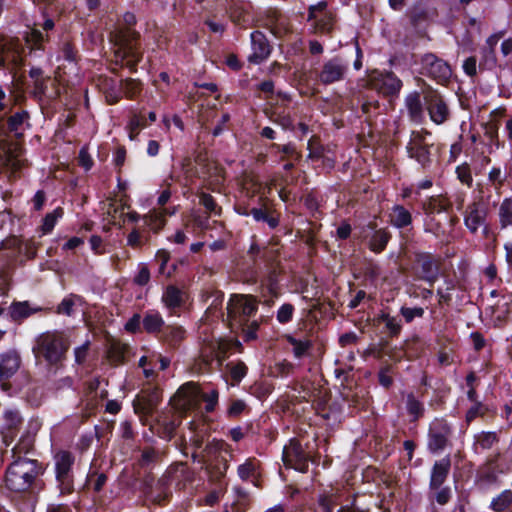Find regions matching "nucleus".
<instances>
[{"label": "nucleus", "mask_w": 512, "mask_h": 512, "mask_svg": "<svg viewBox=\"0 0 512 512\" xmlns=\"http://www.w3.org/2000/svg\"><path fill=\"white\" fill-rule=\"evenodd\" d=\"M44 472L45 467L38 460L18 456L6 469L5 483L12 491L25 492Z\"/></svg>", "instance_id": "obj_1"}, {"label": "nucleus", "mask_w": 512, "mask_h": 512, "mask_svg": "<svg viewBox=\"0 0 512 512\" xmlns=\"http://www.w3.org/2000/svg\"><path fill=\"white\" fill-rule=\"evenodd\" d=\"M126 28H118L111 34V41L114 43L116 61L124 62L129 68H134L141 60L142 54L137 46L138 34L131 29L136 23L133 13L127 12L123 15Z\"/></svg>", "instance_id": "obj_2"}, {"label": "nucleus", "mask_w": 512, "mask_h": 512, "mask_svg": "<svg viewBox=\"0 0 512 512\" xmlns=\"http://www.w3.org/2000/svg\"><path fill=\"white\" fill-rule=\"evenodd\" d=\"M70 343L66 335L59 331L40 334L33 346L36 358H42L50 367H58L65 358Z\"/></svg>", "instance_id": "obj_3"}, {"label": "nucleus", "mask_w": 512, "mask_h": 512, "mask_svg": "<svg viewBox=\"0 0 512 512\" xmlns=\"http://www.w3.org/2000/svg\"><path fill=\"white\" fill-rule=\"evenodd\" d=\"M257 303L251 296L234 295L227 304L228 322L233 330L242 329L247 326L246 337L248 339L255 337V331L258 327L256 321H250V317L256 312Z\"/></svg>", "instance_id": "obj_4"}, {"label": "nucleus", "mask_w": 512, "mask_h": 512, "mask_svg": "<svg viewBox=\"0 0 512 512\" xmlns=\"http://www.w3.org/2000/svg\"><path fill=\"white\" fill-rule=\"evenodd\" d=\"M218 396V391L215 389L208 393H203L195 384L187 383L180 387L172 399V404L175 409L185 411L198 408L200 402L204 401L206 403V412H211L218 402Z\"/></svg>", "instance_id": "obj_5"}, {"label": "nucleus", "mask_w": 512, "mask_h": 512, "mask_svg": "<svg viewBox=\"0 0 512 512\" xmlns=\"http://www.w3.org/2000/svg\"><path fill=\"white\" fill-rule=\"evenodd\" d=\"M55 479L60 495H69L74 490V477L72 468L74 455L66 450H59L53 456Z\"/></svg>", "instance_id": "obj_6"}, {"label": "nucleus", "mask_w": 512, "mask_h": 512, "mask_svg": "<svg viewBox=\"0 0 512 512\" xmlns=\"http://www.w3.org/2000/svg\"><path fill=\"white\" fill-rule=\"evenodd\" d=\"M25 49L19 39L0 40V67L14 69L21 65Z\"/></svg>", "instance_id": "obj_7"}, {"label": "nucleus", "mask_w": 512, "mask_h": 512, "mask_svg": "<svg viewBox=\"0 0 512 512\" xmlns=\"http://www.w3.org/2000/svg\"><path fill=\"white\" fill-rule=\"evenodd\" d=\"M282 460L286 467L293 468L302 473L308 470V456L296 439H290L284 446Z\"/></svg>", "instance_id": "obj_8"}, {"label": "nucleus", "mask_w": 512, "mask_h": 512, "mask_svg": "<svg viewBox=\"0 0 512 512\" xmlns=\"http://www.w3.org/2000/svg\"><path fill=\"white\" fill-rule=\"evenodd\" d=\"M451 426L443 418H435L429 426L428 448L437 453L445 448L451 434Z\"/></svg>", "instance_id": "obj_9"}, {"label": "nucleus", "mask_w": 512, "mask_h": 512, "mask_svg": "<svg viewBox=\"0 0 512 512\" xmlns=\"http://www.w3.org/2000/svg\"><path fill=\"white\" fill-rule=\"evenodd\" d=\"M428 136H430L428 131H413L407 145L409 157L415 159L422 166L427 165L430 161V145L426 141Z\"/></svg>", "instance_id": "obj_10"}, {"label": "nucleus", "mask_w": 512, "mask_h": 512, "mask_svg": "<svg viewBox=\"0 0 512 512\" xmlns=\"http://www.w3.org/2000/svg\"><path fill=\"white\" fill-rule=\"evenodd\" d=\"M422 74L435 79L438 83H445L452 75L450 66L434 54H426L421 60Z\"/></svg>", "instance_id": "obj_11"}, {"label": "nucleus", "mask_w": 512, "mask_h": 512, "mask_svg": "<svg viewBox=\"0 0 512 512\" xmlns=\"http://www.w3.org/2000/svg\"><path fill=\"white\" fill-rule=\"evenodd\" d=\"M23 251L22 241L17 237H11L0 243V260L10 262ZM9 278L7 273H0V297L4 296L8 290Z\"/></svg>", "instance_id": "obj_12"}, {"label": "nucleus", "mask_w": 512, "mask_h": 512, "mask_svg": "<svg viewBox=\"0 0 512 512\" xmlns=\"http://www.w3.org/2000/svg\"><path fill=\"white\" fill-rule=\"evenodd\" d=\"M425 99L426 108L431 121L437 125L445 123L450 116V111L445 99L435 92L429 93Z\"/></svg>", "instance_id": "obj_13"}, {"label": "nucleus", "mask_w": 512, "mask_h": 512, "mask_svg": "<svg viewBox=\"0 0 512 512\" xmlns=\"http://www.w3.org/2000/svg\"><path fill=\"white\" fill-rule=\"evenodd\" d=\"M371 85L383 95H396L402 88V81L392 72L377 73L371 77Z\"/></svg>", "instance_id": "obj_14"}, {"label": "nucleus", "mask_w": 512, "mask_h": 512, "mask_svg": "<svg viewBox=\"0 0 512 512\" xmlns=\"http://www.w3.org/2000/svg\"><path fill=\"white\" fill-rule=\"evenodd\" d=\"M348 69V65L340 58H333L327 61L319 73V80L322 84L328 85L341 81Z\"/></svg>", "instance_id": "obj_15"}, {"label": "nucleus", "mask_w": 512, "mask_h": 512, "mask_svg": "<svg viewBox=\"0 0 512 512\" xmlns=\"http://www.w3.org/2000/svg\"><path fill=\"white\" fill-rule=\"evenodd\" d=\"M251 38V54L248 61L253 64H260L265 61L270 53L271 47L266 36L260 31H254L250 35Z\"/></svg>", "instance_id": "obj_16"}, {"label": "nucleus", "mask_w": 512, "mask_h": 512, "mask_svg": "<svg viewBox=\"0 0 512 512\" xmlns=\"http://www.w3.org/2000/svg\"><path fill=\"white\" fill-rule=\"evenodd\" d=\"M21 357L16 350H8L0 354V385L10 379L20 368Z\"/></svg>", "instance_id": "obj_17"}, {"label": "nucleus", "mask_w": 512, "mask_h": 512, "mask_svg": "<svg viewBox=\"0 0 512 512\" xmlns=\"http://www.w3.org/2000/svg\"><path fill=\"white\" fill-rule=\"evenodd\" d=\"M487 216L486 208L480 203H473L466 209L464 224L471 233H476L484 226Z\"/></svg>", "instance_id": "obj_18"}, {"label": "nucleus", "mask_w": 512, "mask_h": 512, "mask_svg": "<svg viewBox=\"0 0 512 512\" xmlns=\"http://www.w3.org/2000/svg\"><path fill=\"white\" fill-rule=\"evenodd\" d=\"M451 467V460L446 456L436 461L431 469L429 488H437L446 481Z\"/></svg>", "instance_id": "obj_19"}, {"label": "nucleus", "mask_w": 512, "mask_h": 512, "mask_svg": "<svg viewBox=\"0 0 512 512\" xmlns=\"http://www.w3.org/2000/svg\"><path fill=\"white\" fill-rule=\"evenodd\" d=\"M405 106L409 119L416 124L422 123L424 120V110L420 94L418 92H412L406 96Z\"/></svg>", "instance_id": "obj_20"}, {"label": "nucleus", "mask_w": 512, "mask_h": 512, "mask_svg": "<svg viewBox=\"0 0 512 512\" xmlns=\"http://www.w3.org/2000/svg\"><path fill=\"white\" fill-rule=\"evenodd\" d=\"M162 301L168 309L173 310L179 308L184 303L185 294L176 286L170 285L165 289Z\"/></svg>", "instance_id": "obj_21"}, {"label": "nucleus", "mask_w": 512, "mask_h": 512, "mask_svg": "<svg viewBox=\"0 0 512 512\" xmlns=\"http://www.w3.org/2000/svg\"><path fill=\"white\" fill-rule=\"evenodd\" d=\"M22 423V417L16 409H6L3 413V426L6 431L4 437H13V431L16 430Z\"/></svg>", "instance_id": "obj_22"}, {"label": "nucleus", "mask_w": 512, "mask_h": 512, "mask_svg": "<svg viewBox=\"0 0 512 512\" xmlns=\"http://www.w3.org/2000/svg\"><path fill=\"white\" fill-rule=\"evenodd\" d=\"M0 162L12 171H17L21 168L23 160L21 158V151L17 147H8L2 155H0Z\"/></svg>", "instance_id": "obj_23"}, {"label": "nucleus", "mask_w": 512, "mask_h": 512, "mask_svg": "<svg viewBox=\"0 0 512 512\" xmlns=\"http://www.w3.org/2000/svg\"><path fill=\"white\" fill-rule=\"evenodd\" d=\"M390 223L396 228H404L411 224V213L401 205H395L390 213Z\"/></svg>", "instance_id": "obj_24"}, {"label": "nucleus", "mask_w": 512, "mask_h": 512, "mask_svg": "<svg viewBox=\"0 0 512 512\" xmlns=\"http://www.w3.org/2000/svg\"><path fill=\"white\" fill-rule=\"evenodd\" d=\"M38 311H40V308L31 307L27 301L14 302L10 306L9 314L12 320L21 321Z\"/></svg>", "instance_id": "obj_25"}, {"label": "nucleus", "mask_w": 512, "mask_h": 512, "mask_svg": "<svg viewBox=\"0 0 512 512\" xmlns=\"http://www.w3.org/2000/svg\"><path fill=\"white\" fill-rule=\"evenodd\" d=\"M29 114L27 111L16 112L8 119V128L15 135H22L25 128L29 125Z\"/></svg>", "instance_id": "obj_26"}, {"label": "nucleus", "mask_w": 512, "mask_h": 512, "mask_svg": "<svg viewBox=\"0 0 512 512\" xmlns=\"http://www.w3.org/2000/svg\"><path fill=\"white\" fill-rule=\"evenodd\" d=\"M429 500L431 503L438 505H446L452 498V489L449 486H438L437 488H429Z\"/></svg>", "instance_id": "obj_27"}, {"label": "nucleus", "mask_w": 512, "mask_h": 512, "mask_svg": "<svg viewBox=\"0 0 512 512\" xmlns=\"http://www.w3.org/2000/svg\"><path fill=\"white\" fill-rule=\"evenodd\" d=\"M499 223L502 229L512 226V198H505L498 210Z\"/></svg>", "instance_id": "obj_28"}, {"label": "nucleus", "mask_w": 512, "mask_h": 512, "mask_svg": "<svg viewBox=\"0 0 512 512\" xmlns=\"http://www.w3.org/2000/svg\"><path fill=\"white\" fill-rule=\"evenodd\" d=\"M449 207V203L446 199H444L443 197H431L425 204H424V208H425V211L428 215V217H430L431 215L433 214H439V213H443L445 211H447Z\"/></svg>", "instance_id": "obj_29"}, {"label": "nucleus", "mask_w": 512, "mask_h": 512, "mask_svg": "<svg viewBox=\"0 0 512 512\" xmlns=\"http://www.w3.org/2000/svg\"><path fill=\"white\" fill-rule=\"evenodd\" d=\"M390 239V235L385 230H377L373 233L370 241L369 247L373 252L379 253L383 251Z\"/></svg>", "instance_id": "obj_30"}, {"label": "nucleus", "mask_w": 512, "mask_h": 512, "mask_svg": "<svg viewBox=\"0 0 512 512\" xmlns=\"http://www.w3.org/2000/svg\"><path fill=\"white\" fill-rule=\"evenodd\" d=\"M497 441V435L494 432H481L475 435L474 450L479 452V449L486 450L493 446Z\"/></svg>", "instance_id": "obj_31"}, {"label": "nucleus", "mask_w": 512, "mask_h": 512, "mask_svg": "<svg viewBox=\"0 0 512 512\" xmlns=\"http://www.w3.org/2000/svg\"><path fill=\"white\" fill-rule=\"evenodd\" d=\"M287 341L293 347V353L296 358H302L307 355L309 349L312 347V342L309 339H297L293 336H287Z\"/></svg>", "instance_id": "obj_32"}, {"label": "nucleus", "mask_w": 512, "mask_h": 512, "mask_svg": "<svg viewBox=\"0 0 512 512\" xmlns=\"http://www.w3.org/2000/svg\"><path fill=\"white\" fill-rule=\"evenodd\" d=\"M146 127V123L142 117L137 114H134L130 117L127 125L126 131L128 133V137L131 141L137 139L140 130Z\"/></svg>", "instance_id": "obj_33"}, {"label": "nucleus", "mask_w": 512, "mask_h": 512, "mask_svg": "<svg viewBox=\"0 0 512 512\" xmlns=\"http://www.w3.org/2000/svg\"><path fill=\"white\" fill-rule=\"evenodd\" d=\"M164 321L159 312L150 311L143 319V326L148 332H156L160 330Z\"/></svg>", "instance_id": "obj_34"}, {"label": "nucleus", "mask_w": 512, "mask_h": 512, "mask_svg": "<svg viewBox=\"0 0 512 512\" xmlns=\"http://www.w3.org/2000/svg\"><path fill=\"white\" fill-rule=\"evenodd\" d=\"M511 503L512 491L504 490L500 495L492 500L490 507L496 512H501L506 510Z\"/></svg>", "instance_id": "obj_35"}, {"label": "nucleus", "mask_w": 512, "mask_h": 512, "mask_svg": "<svg viewBox=\"0 0 512 512\" xmlns=\"http://www.w3.org/2000/svg\"><path fill=\"white\" fill-rule=\"evenodd\" d=\"M406 409L413 417V420L419 419L424 413V406L413 394H408L406 399Z\"/></svg>", "instance_id": "obj_36"}, {"label": "nucleus", "mask_w": 512, "mask_h": 512, "mask_svg": "<svg viewBox=\"0 0 512 512\" xmlns=\"http://www.w3.org/2000/svg\"><path fill=\"white\" fill-rule=\"evenodd\" d=\"M145 223L154 231L161 229L165 225V211H151L145 217Z\"/></svg>", "instance_id": "obj_37"}, {"label": "nucleus", "mask_w": 512, "mask_h": 512, "mask_svg": "<svg viewBox=\"0 0 512 512\" xmlns=\"http://www.w3.org/2000/svg\"><path fill=\"white\" fill-rule=\"evenodd\" d=\"M223 343L220 341L213 342L209 346H206L202 351V356L205 359L206 362H209V353L213 354L212 358L217 359L218 363L220 364L223 357H224V349H223Z\"/></svg>", "instance_id": "obj_38"}, {"label": "nucleus", "mask_w": 512, "mask_h": 512, "mask_svg": "<svg viewBox=\"0 0 512 512\" xmlns=\"http://www.w3.org/2000/svg\"><path fill=\"white\" fill-rule=\"evenodd\" d=\"M258 468V462L255 459H247L243 464L238 466V475L242 480H248L254 476Z\"/></svg>", "instance_id": "obj_39"}, {"label": "nucleus", "mask_w": 512, "mask_h": 512, "mask_svg": "<svg viewBox=\"0 0 512 512\" xmlns=\"http://www.w3.org/2000/svg\"><path fill=\"white\" fill-rule=\"evenodd\" d=\"M62 214V209L56 208L53 212L48 213L45 216L41 227L43 234H48L53 230L58 219L62 217Z\"/></svg>", "instance_id": "obj_40"}, {"label": "nucleus", "mask_w": 512, "mask_h": 512, "mask_svg": "<svg viewBox=\"0 0 512 512\" xmlns=\"http://www.w3.org/2000/svg\"><path fill=\"white\" fill-rule=\"evenodd\" d=\"M327 16V2L320 1L315 5L310 6L309 8V20H314L316 23L320 24L322 21V17Z\"/></svg>", "instance_id": "obj_41"}, {"label": "nucleus", "mask_w": 512, "mask_h": 512, "mask_svg": "<svg viewBox=\"0 0 512 512\" xmlns=\"http://www.w3.org/2000/svg\"><path fill=\"white\" fill-rule=\"evenodd\" d=\"M150 281V270L145 263H139L133 282L138 286H145Z\"/></svg>", "instance_id": "obj_42"}, {"label": "nucleus", "mask_w": 512, "mask_h": 512, "mask_svg": "<svg viewBox=\"0 0 512 512\" xmlns=\"http://www.w3.org/2000/svg\"><path fill=\"white\" fill-rule=\"evenodd\" d=\"M25 43L32 50L34 48H38L40 43L43 41L44 36L42 32L36 29H29L25 35Z\"/></svg>", "instance_id": "obj_43"}, {"label": "nucleus", "mask_w": 512, "mask_h": 512, "mask_svg": "<svg viewBox=\"0 0 512 512\" xmlns=\"http://www.w3.org/2000/svg\"><path fill=\"white\" fill-rule=\"evenodd\" d=\"M34 440L31 436H25L20 439L17 445L13 448L14 459L20 456L22 453H28L33 449Z\"/></svg>", "instance_id": "obj_44"}, {"label": "nucleus", "mask_w": 512, "mask_h": 512, "mask_svg": "<svg viewBox=\"0 0 512 512\" xmlns=\"http://www.w3.org/2000/svg\"><path fill=\"white\" fill-rule=\"evenodd\" d=\"M227 368L231 378L236 382H240L246 376L247 367L243 362L229 363Z\"/></svg>", "instance_id": "obj_45"}, {"label": "nucleus", "mask_w": 512, "mask_h": 512, "mask_svg": "<svg viewBox=\"0 0 512 512\" xmlns=\"http://www.w3.org/2000/svg\"><path fill=\"white\" fill-rule=\"evenodd\" d=\"M422 272L424 279L432 283L437 278L438 269L433 261L425 260L422 263Z\"/></svg>", "instance_id": "obj_46"}, {"label": "nucleus", "mask_w": 512, "mask_h": 512, "mask_svg": "<svg viewBox=\"0 0 512 512\" xmlns=\"http://www.w3.org/2000/svg\"><path fill=\"white\" fill-rule=\"evenodd\" d=\"M318 504L321 512H333V508L337 504L336 497L333 494L320 495Z\"/></svg>", "instance_id": "obj_47"}, {"label": "nucleus", "mask_w": 512, "mask_h": 512, "mask_svg": "<svg viewBox=\"0 0 512 512\" xmlns=\"http://www.w3.org/2000/svg\"><path fill=\"white\" fill-rule=\"evenodd\" d=\"M294 313V307L293 305L289 303H285L277 311V320L282 323H288L292 320Z\"/></svg>", "instance_id": "obj_48"}, {"label": "nucleus", "mask_w": 512, "mask_h": 512, "mask_svg": "<svg viewBox=\"0 0 512 512\" xmlns=\"http://www.w3.org/2000/svg\"><path fill=\"white\" fill-rule=\"evenodd\" d=\"M401 315L407 323L412 322L415 318H421L424 315V309L421 307H402L400 310Z\"/></svg>", "instance_id": "obj_49"}, {"label": "nucleus", "mask_w": 512, "mask_h": 512, "mask_svg": "<svg viewBox=\"0 0 512 512\" xmlns=\"http://www.w3.org/2000/svg\"><path fill=\"white\" fill-rule=\"evenodd\" d=\"M122 89L127 97L133 98L140 92L141 88L140 83L138 81L130 79L122 83Z\"/></svg>", "instance_id": "obj_50"}, {"label": "nucleus", "mask_w": 512, "mask_h": 512, "mask_svg": "<svg viewBox=\"0 0 512 512\" xmlns=\"http://www.w3.org/2000/svg\"><path fill=\"white\" fill-rule=\"evenodd\" d=\"M485 137L488 139L487 151L488 153H492L494 151V147H499L498 141V132L494 128H485Z\"/></svg>", "instance_id": "obj_51"}, {"label": "nucleus", "mask_w": 512, "mask_h": 512, "mask_svg": "<svg viewBox=\"0 0 512 512\" xmlns=\"http://www.w3.org/2000/svg\"><path fill=\"white\" fill-rule=\"evenodd\" d=\"M89 346L90 342L86 341L85 343L74 349V358L76 364L82 365L83 363H85L89 352Z\"/></svg>", "instance_id": "obj_52"}, {"label": "nucleus", "mask_w": 512, "mask_h": 512, "mask_svg": "<svg viewBox=\"0 0 512 512\" xmlns=\"http://www.w3.org/2000/svg\"><path fill=\"white\" fill-rule=\"evenodd\" d=\"M79 165L82 166L86 171L90 170L94 164L92 157L88 152L87 146H84L79 151L78 156Z\"/></svg>", "instance_id": "obj_53"}, {"label": "nucleus", "mask_w": 512, "mask_h": 512, "mask_svg": "<svg viewBox=\"0 0 512 512\" xmlns=\"http://www.w3.org/2000/svg\"><path fill=\"white\" fill-rule=\"evenodd\" d=\"M382 320L385 323L386 328L392 335H397L400 332L401 324L397 318L391 317L389 315H383Z\"/></svg>", "instance_id": "obj_54"}, {"label": "nucleus", "mask_w": 512, "mask_h": 512, "mask_svg": "<svg viewBox=\"0 0 512 512\" xmlns=\"http://www.w3.org/2000/svg\"><path fill=\"white\" fill-rule=\"evenodd\" d=\"M158 423L163 427V434L165 438H171L175 432L179 422L176 420L168 421L165 418L158 420Z\"/></svg>", "instance_id": "obj_55"}, {"label": "nucleus", "mask_w": 512, "mask_h": 512, "mask_svg": "<svg viewBox=\"0 0 512 512\" xmlns=\"http://www.w3.org/2000/svg\"><path fill=\"white\" fill-rule=\"evenodd\" d=\"M185 337V331L181 327H169L167 338L171 344L175 345Z\"/></svg>", "instance_id": "obj_56"}, {"label": "nucleus", "mask_w": 512, "mask_h": 512, "mask_svg": "<svg viewBox=\"0 0 512 512\" xmlns=\"http://www.w3.org/2000/svg\"><path fill=\"white\" fill-rule=\"evenodd\" d=\"M272 147L276 149L278 152H281L289 157H293L295 160H298L300 158V155L297 153L295 146L291 143L282 146L278 144H273Z\"/></svg>", "instance_id": "obj_57"}, {"label": "nucleus", "mask_w": 512, "mask_h": 512, "mask_svg": "<svg viewBox=\"0 0 512 512\" xmlns=\"http://www.w3.org/2000/svg\"><path fill=\"white\" fill-rule=\"evenodd\" d=\"M75 304L74 297H66L58 305V313L70 315L72 313L73 306Z\"/></svg>", "instance_id": "obj_58"}, {"label": "nucleus", "mask_w": 512, "mask_h": 512, "mask_svg": "<svg viewBox=\"0 0 512 512\" xmlns=\"http://www.w3.org/2000/svg\"><path fill=\"white\" fill-rule=\"evenodd\" d=\"M200 203L206 208L207 211L217 214V204L211 195L203 193L200 196Z\"/></svg>", "instance_id": "obj_59"}, {"label": "nucleus", "mask_w": 512, "mask_h": 512, "mask_svg": "<svg viewBox=\"0 0 512 512\" xmlns=\"http://www.w3.org/2000/svg\"><path fill=\"white\" fill-rule=\"evenodd\" d=\"M499 38H500V36L492 35L487 39L486 43H487L488 48L485 49V51H484L485 57L487 59L491 57V59L494 61V48L497 45Z\"/></svg>", "instance_id": "obj_60"}, {"label": "nucleus", "mask_w": 512, "mask_h": 512, "mask_svg": "<svg viewBox=\"0 0 512 512\" xmlns=\"http://www.w3.org/2000/svg\"><path fill=\"white\" fill-rule=\"evenodd\" d=\"M464 72L469 76H474L477 72V62L474 57L467 58L463 63Z\"/></svg>", "instance_id": "obj_61"}, {"label": "nucleus", "mask_w": 512, "mask_h": 512, "mask_svg": "<svg viewBox=\"0 0 512 512\" xmlns=\"http://www.w3.org/2000/svg\"><path fill=\"white\" fill-rule=\"evenodd\" d=\"M127 243L131 247L140 246L142 244V236L140 232L136 229L132 230L127 237Z\"/></svg>", "instance_id": "obj_62"}, {"label": "nucleus", "mask_w": 512, "mask_h": 512, "mask_svg": "<svg viewBox=\"0 0 512 512\" xmlns=\"http://www.w3.org/2000/svg\"><path fill=\"white\" fill-rule=\"evenodd\" d=\"M390 369L388 367L383 368L380 370L378 374L379 383L385 387L388 388L392 384V378L389 375Z\"/></svg>", "instance_id": "obj_63"}, {"label": "nucleus", "mask_w": 512, "mask_h": 512, "mask_svg": "<svg viewBox=\"0 0 512 512\" xmlns=\"http://www.w3.org/2000/svg\"><path fill=\"white\" fill-rule=\"evenodd\" d=\"M245 409V403L242 400H235L231 403L228 414L230 416H238Z\"/></svg>", "instance_id": "obj_64"}]
</instances>
